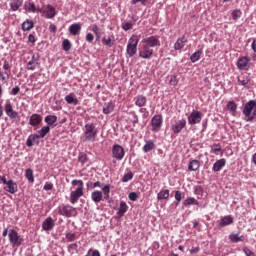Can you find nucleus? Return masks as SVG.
<instances>
[{
	"label": "nucleus",
	"instance_id": "f257e3e1",
	"mask_svg": "<svg viewBox=\"0 0 256 256\" xmlns=\"http://www.w3.org/2000/svg\"><path fill=\"white\" fill-rule=\"evenodd\" d=\"M99 135V128L93 122H87L83 128V138L86 143H95Z\"/></svg>",
	"mask_w": 256,
	"mask_h": 256
},
{
	"label": "nucleus",
	"instance_id": "f03ea898",
	"mask_svg": "<svg viewBox=\"0 0 256 256\" xmlns=\"http://www.w3.org/2000/svg\"><path fill=\"white\" fill-rule=\"evenodd\" d=\"M242 114L246 123H253L256 120V100L246 102L242 108Z\"/></svg>",
	"mask_w": 256,
	"mask_h": 256
},
{
	"label": "nucleus",
	"instance_id": "7ed1b4c3",
	"mask_svg": "<svg viewBox=\"0 0 256 256\" xmlns=\"http://www.w3.org/2000/svg\"><path fill=\"white\" fill-rule=\"evenodd\" d=\"M0 183H2V185H6L4 186V191H6V193L15 195V193L19 191V186L16 184V182L11 179L7 180V178L5 177V174L0 175Z\"/></svg>",
	"mask_w": 256,
	"mask_h": 256
},
{
	"label": "nucleus",
	"instance_id": "20e7f679",
	"mask_svg": "<svg viewBox=\"0 0 256 256\" xmlns=\"http://www.w3.org/2000/svg\"><path fill=\"white\" fill-rule=\"evenodd\" d=\"M37 13H41V15H44L45 19H54L57 15V10L53 5L47 4L42 5L41 8H37Z\"/></svg>",
	"mask_w": 256,
	"mask_h": 256
},
{
	"label": "nucleus",
	"instance_id": "39448f33",
	"mask_svg": "<svg viewBox=\"0 0 256 256\" xmlns=\"http://www.w3.org/2000/svg\"><path fill=\"white\" fill-rule=\"evenodd\" d=\"M137 45H139L137 36L130 37L126 46V53L129 57H135L137 55Z\"/></svg>",
	"mask_w": 256,
	"mask_h": 256
},
{
	"label": "nucleus",
	"instance_id": "423d86ee",
	"mask_svg": "<svg viewBox=\"0 0 256 256\" xmlns=\"http://www.w3.org/2000/svg\"><path fill=\"white\" fill-rule=\"evenodd\" d=\"M58 213L62 217H77V208L71 205H61L58 207Z\"/></svg>",
	"mask_w": 256,
	"mask_h": 256
},
{
	"label": "nucleus",
	"instance_id": "0eeeda50",
	"mask_svg": "<svg viewBox=\"0 0 256 256\" xmlns=\"http://www.w3.org/2000/svg\"><path fill=\"white\" fill-rule=\"evenodd\" d=\"M8 237L12 247H20L23 244V237L15 229L9 231Z\"/></svg>",
	"mask_w": 256,
	"mask_h": 256
},
{
	"label": "nucleus",
	"instance_id": "6e6552de",
	"mask_svg": "<svg viewBox=\"0 0 256 256\" xmlns=\"http://www.w3.org/2000/svg\"><path fill=\"white\" fill-rule=\"evenodd\" d=\"M236 66L239 71H249L251 69V59L247 56H242L237 60Z\"/></svg>",
	"mask_w": 256,
	"mask_h": 256
},
{
	"label": "nucleus",
	"instance_id": "1a4fd4ad",
	"mask_svg": "<svg viewBox=\"0 0 256 256\" xmlns=\"http://www.w3.org/2000/svg\"><path fill=\"white\" fill-rule=\"evenodd\" d=\"M152 131L154 133H159L161 127H163V115L156 114L151 119Z\"/></svg>",
	"mask_w": 256,
	"mask_h": 256
},
{
	"label": "nucleus",
	"instance_id": "9d476101",
	"mask_svg": "<svg viewBox=\"0 0 256 256\" xmlns=\"http://www.w3.org/2000/svg\"><path fill=\"white\" fill-rule=\"evenodd\" d=\"M142 43L152 49L155 47H161V40H159V36L157 35H152L142 39Z\"/></svg>",
	"mask_w": 256,
	"mask_h": 256
},
{
	"label": "nucleus",
	"instance_id": "9b49d317",
	"mask_svg": "<svg viewBox=\"0 0 256 256\" xmlns=\"http://www.w3.org/2000/svg\"><path fill=\"white\" fill-rule=\"evenodd\" d=\"M112 157L117 161H123V158L125 157V149L123 146L114 144L112 146Z\"/></svg>",
	"mask_w": 256,
	"mask_h": 256
},
{
	"label": "nucleus",
	"instance_id": "f8f14e48",
	"mask_svg": "<svg viewBox=\"0 0 256 256\" xmlns=\"http://www.w3.org/2000/svg\"><path fill=\"white\" fill-rule=\"evenodd\" d=\"M201 119H203V114L200 111L193 110L188 116L189 125H197L201 123Z\"/></svg>",
	"mask_w": 256,
	"mask_h": 256
},
{
	"label": "nucleus",
	"instance_id": "ddd939ff",
	"mask_svg": "<svg viewBox=\"0 0 256 256\" xmlns=\"http://www.w3.org/2000/svg\"><path fill=\"white\" fill-rule=\"evenodd\" d=\"M187 127V120L182 118L181 120L176 121L174 124L171 126V131L177 135L183 131Z\"/></svg>",
	"mask_w": 256,
	"mask_h": 256
},
{
	"label": "nucleus",
	"instance_id": "4468645a",
	"mask_svg": "<svg viewBox=\"0 0 256 256\" xmlns=\"http://www.w3.org/2000/svg\"><path fill=\"white\" fill-rule=\"evenodd\" d=\"M4 111L10 119H17L19 117V113L13 109V104L11 102L7 101L4 105Z\"/></svg>",
	"mask_w": 256,
	"mask_h": 256
},
{
	"label": "nucleus",
	"instance_id": "2eb2a0df",
	"mask_svg": "<svg viewBox=\"0 0 256 256\" xmlns=\"http://www.w3.org/2000/svg\"><path fill=\"white\" fill-rule=\"evenodd\" d=\"M81 197H83V187H78L70 193L71 205H75V203H77Z\"/></svg>",
	"mask_w": 256,
	"mask_h": 256
},
{
	"label": "nucleus",
	"instance_id": "dca6fc26",
	"mask_svg": "<svg viewBox=\"0 0 256 256\" xmlns=\"http://www.w3.org/2000/svg\"><path fill=\"white\" fill-rule=\"evenodd\" d=\"M139 57L141 59H151V57H153V48L144 44L142 49L139 51Z\"/></svg>",
	"mask_w": 256,
	"mask_h": 256
},
{
	"label": "nucleus",
	"instance_id": "f3484780",
	"mask_svg": "<svg viewBox=\"0 0 256 256\" xmlns=\"http://www.w3.org/2000/svg\"><path fill=\"white\" fill-rule=\"evenodd\" d=\"M39 67V55H32V58L29 62L26 64V68L28 71H35Z\"/></svg>",
	"mask_w": 256,
	"mask_h": 256
},
{
	"label": "nucleus",
	"instance_id": "a211bd4d",
	"mask_svg": "<svg viewBox=\"0 0 256 256\" xmlns=\"http://www.w3.org/2000/svg\"><path fill=\"white\" fill-rule=\"evenodd\" d=\"M83 27V24L81 23H74L71 24L68 28V31L70 35H73L74 37H77V35H81V29Z\"/></svg>",
	"mask_w": 256,
	"mask_h": 256
},
{
	"label": "nucleus",
	"instance_id": "6ab92c4d",
	"mask_svg": "<svg viewBox=\"0 0 256 256\" xmlns=\"http://www.w3.org/2000/svg\"><path fill=\"white\" fill-rule=\"evenodd\" d=\"M55 227V220L51 217H47L43 222H42V229L43 231H53V228Z\"/></svg>",
	"mask_w": 256,
	"mask_h": 256
},
{
	"label": "nucleus",
	"instance_id": "aec40b11",
	"mask_svg": "<svg viewBox=\"0 0 256 256\" xmlns=\"http://www.w3.org/2000/svg\"><path fill=\"white\" fill-rule=\"evenodd\" d=\"M43 121V117H41L39 114L34 113L29 118V125L31 127H37V125H41V122Z\"/></svg>",
	"mask_w": 256,
	"mask_h": 256
},
{
	"label": "nucleus",
	"instance_id": "412c9836",
	"mask_svg": "<svg viewBox=\"0 0 256 256\" xmlns=\"http://www.w3.org/2000/svg\"><path fill=\"white\" fill-rule=\"evenodd\" d=\"M225 165H227V160L225 158H221L213 164L212 171H214V173H219Z\"/></svg>",
	"mask_w": 256,
	"mask_h": 256
},
{
	"label": "nucleus",
	"instance_id": "4be33fe9",
	"mask_svg": "<svg viewBox=\"0 0 256 256\" xmlns=\"http://www.w3.org/2000/svg\"><path fill=\"white\" fill-rule=\"evenodd\" d=\"M40 136L38 134H30L26 140L27 147H33V144L39 145Z\"/></svg>",
	"mask_w": 256,
	"mask_h": 256
},
{
	"label": "nucleus",
	"instance_id": "5701e85b",
	"mask_svg": "<svg viewBox=\"0 0 256 256\" xmlns=\"http://www.w3.org/2000/svg\"><path fill=\"white\" fill-rule=\"evenodd\" d=\"M129 210V206H127V203L125 201L120 202L119 209L116 213L118 219H121Z\"/></svg>",
	"mask_w": 256,
	"mask_h": 256
},
{
	"label": "nucleus",
	"instance_id": "b1692460",
	"mask_svg": "<svg viewBox=\"0 0 256 256\" xmlns=\"http://www.w3.org/2000/svg\"><path fill=\"white\" fill-rule=\"evenodd\" d=\"M136 107H145L147 105V97L144 95H138L134 98Z\"/></svg>",
	"mask_w": 256,
	"mask_h": 256
},
{
	"label": "nucleus",
	"instance_id": "393cba45",
	"mask_svg": "<svg viewBox=\"0 0 256 256\" xmlns=\"http://www.w3.org/2000/svg\"><path fill=\"white\" fill-rule=\"evenodd\" d=\"M233 225V217L231 215L224 216L220 219L219 227H227Z\"/></svg>",
	"mask_w": 256,
	"mask_h": 256
},
{
	"label": "nucleus",
	"instance_id": "a878e982",
	"mask_svg": "<svg viewBox=\"0 0 256 256\" xmlns=\"http://www.w3.org/2000/svg\"><path fill=\"white\" fill-rule=\"evenodd\" d=\"M64 99L68 105H79V100L75 97V93L66 95Z\"/></svg>",
	"mask_w": 256,
	"mask_h": 256
},
{
	"label": "nucleus",
	"instance_id": "bb28decb",
	"mask_svg": "<svg viewBox=\"0 0 256 256\" xmlns=\"http://www.w3.org/2000/svg\"><path fill=\"white\" fill-rule=\"evenodd\" d=\"M91 199L94 203H101L103 201V192L99 190L92 192Z\"/></svg>",
	"mask_w": 256,
	"mask_h": 256
},
{
	"label": "nucleus",
	"instance_id": "cd10ccee",
	"mask_svg": "<svg viewBox=\"0 0 256 256\" xmlns=\"http://www.w3.org/2000/svg\"><path fill=\"white\" fill-rule=\"evenodd\" d=\"M227 109L233 117L237 115V103L235 101H228Z\"/></svg>",
	"mask_w": 256,
	"mask_h": 256
},
{
	"label": "nucleus",
	"instance_id": "c85d7f7f",
	"mask_svg": "<svg viewBox=\"0 0 256 256\" xmlns=\"http://www.w3.org/2000/svg\"><path fill=\"white\" fill-rule=\"evenodd\" d=\"M115 109V104L113 102L105 103L102 109L104 115H109V113H113Z\"/></svg>",
	"mask_w": 256,
	"mask_h": 256
},
{
	"label": "nucleus",
	"instance_id": "c756f323",
	"mask_svg": "<svg viewBox=\"0 0 256 256\" xmlns=\"http://www.w3.org/2000/svg\"><path fill=\"white\" fill-rule=\"evenodd\" d=\"M187 41L185 40V36H182L181 38H178L177 41L174 44L175 51H181L183 47H185V43Z\"/></svg>",
	"mask_w": 256,
	"mask_h": 256
},
{
	"label": "nucleus",
	"instance_id": "7c9ffc66",
	"mask_svg": "<svg viewBox=\"0 0 256 256\" xmlns=\"http://www.w3.org/2000/svg\"><path fill=\"white\" fill-rule=\"evenodd\" d=\"M199 167H201L199 160H192L188 164V171H199Z\"/></svg>",
	"mask_w": 256,
	"mask_h": 256
},
{
	"label": "nucleus",
	"instance_id": "2f4dec72",
	"mask_svg": "<svg viewBox=\"0 0 256 256\" xmlns=\"http://www.w3.org/2000/svg\"><path fill=\"white\" fill-rule=\"evenodd\" d=\"M155 149V142L153 140H147L142 150L144 153H149V151H153Z\"/></svg>",
	"mask_w": 256,
	"mask_h": 256
},
{
	"label": "nucleus",
	"instance_id": "473e14b6",
	"mask_svg": "<svg viewBox=\"0 0 256 256\" xmlns=\"http://www.w3.org/2000/svg\"><path fill=\"white\" fill-rule=\"evenodd\" d=\"M102 43L106 45L107 47H113L115 45V36L111 35L110 37H103Z\"/></svg>",
	"mask_w": 256,
	"mask_h": 256
},
{
	"label": "nucleus",
	"instance_id": "72a5a7b5",
	"mask_svg": "<svg viewBox=\"0 0 256 256\" xmlns=\"http://www.w3.org/2000/svg\"><path fill=\"white\" fill-rule=\"evenodd\" d=\"M33 27H35V22H33L32 20L27 19L22 23V29L24 31H31Z\"/></svg>",
	"mask_w": 256,
	"mask_h": 256
},
{
	"label": "nucleus",
	"instance_id": "f704fd0d",
	"mask_svg": "<svg viewBox=\"0 0 256 256\" xmlns=\"http://www.w3.org/2000/svg\"><path fill=\"white\" fill-rule=\"evenodd\" d=\"M238 85H241L242 87H247L249 85V81H251V78L249 76H239L238 78Z\"/></svg>",
	"mask_w": 256,
	"mask_h": 256
},
{
	"label": "nucleus",
	"instance_id": "c9c22d12",
	"mask_svg": "<svg viewBox=\"0 0 256 256\" xmlns=\"http://www.w3.org/2000/svg\"><path fill=\"white\" fill-rule=\"evenodd\" d=\"M51 131V127L50 126H43L39 131H38V137H40V139H44V137L47 136V134Z\"/></svg>",
	"mask_w": 256,
	"mask_h": 256
},
{
	"label": "nucleus",
	"instance_id": "e433bc0d",
	"mask_svg": "<svg viewBox=\"0 0 256 256\" xmlns=\"http://www.w3.org/2000/svg\"><path fill=\"white\" fill-rule=\"evenodd\" d=\"M201 55H203V50H198V51L194 52L190 56L191 63H197V61H199V59H201Z\"/></svg>",
	"mask_w": 256,
	"mask_h": 256
},
{
	"label": "nucleus",
	"instance_id": "4c0bfd02",
	"mask_svg": "<svg viewBox=\"0 0 256 256\" xmlns=\"http://www.w3.org/2000/svg\"><path fill=\"white\" fill-rule=\"evenodd\" d=\"M157 199H158V201H163V200H165V199H169V189L161 190V191L157 194Z\"/></svg>",
	"mask_w": 256,
	"mask_h": 256
},
{
	"label": "nucleus",
	"instance_id": "58836bf2",
	"mask_svg": "<svg viewBox=\"0 0 256 256\" xmlns=\"http://www.w3.org/2000/svg\"><path fill=\"white\" fill-rule=\"evenodd\" d=\"M184 207H189V205H199V201L193 197H188L183 201Z\"/></svg>",
	"mask_w": 256,
	"mask_h": 256
},
{
	"label": "nucleus",
	"instance_id": "ea45409f",
	"mask_svg": "<svg viewBox=\"0 0 256 256\" xmlns=\"http://www.w3.org/2000/svg\"><path fill=\"white\" fill-rule=\"evenodd\" d=\"M210 153H214V155H219L221 151H223V147H221V144H213L210 146Z\"/></svg>",
	"mask_w": 256,
	"mask_h": 256
},
{
	"label": "nucleus",
	"instance_id": "a19ab883",
	"mask_svg": "<svg viewBox=\"0 0 256 256\" xmlns=\"http://www.w3.org/2000/svg\"><path fill=\"white\" fill-rule=\"evenodd\" d=\"M25 177L29 181V183H35V177L33 176V169L31 168L26 169Z\"/></svg>",
	"mask_w": 256,
	"mask_h": 256
},
{
	"label": "nucleus",
	"instance_id": "79ce46f5",
	"mask_svg": "<svg viewBox=\"0 0 256 256\" xmlns=\"http://www.w3.org/2000/svg\"><path fill=\"white\" fill-rule=\"evenodd\" d=\"M45 123H47L48 127H49V125H55V123H57V116H55V115L46 116Z\"/></svg>",
	"mask_w": 256,
	"mask_h": 256
},
{
	"label": "nucleus",
	"instance_id": "37998d69",
	"mask_svg": "<svg viewBox=\"0 0 256 256\" xmlns=\"http://www.w3.org/2000/svg\"><path fill=\"white\" fill-rule=\"evenodd\" d=\"M231 15H232L233 21H238L239 19H241L243 12L239 9H235L232 11Z\"/></svg>",
	"mask_w": 256,
	"mask_h": 256
},
{
	"label": "nucleus",
	"instance_id": "c03bdc74",
	"mask_svg": "<svg viewBox=\"0 0 256 256\" xmlns=\"http://www.w3.org/2000/svg\"><path fill=\"white\" fill-rule=\"evenodd\" d=\"M102 193L104 195V199H109V193H111V184H106L104 187H102Z\"/></svg>",
	"mask_w": 256,
	"mask_h": 256
},
{
	"label": "nucleus",
	"instance_id": "a18cd8bd",
	"mask_svg": "<svg viewBox=\"0 0 256 256\" xmlns=\"http://www.w3.org/2000/svg\"><path fill=\"white\" fill-rule=\"evenodd\" d=\"M229 239L232 243H239V241H243L244 236H239V234H230Z\"/></svg>",
	"mask_w": 256,
	"mask_h": 256
},
{
	"label": "nucleus",
	"instance_id": "49530a36",
	"mask_svg": "<svg viewBox=\"0 0 256 256\" xmlns=\"http://www.w3.org/2000/svg\"><path fill=\"white\" fill-rule=\"evenodd\" d=\"M78 161L79 163H81V165H85V163L89 161V157H87V155L84 152H80L78 154Z\"/></svg>",
	"mask_w": 256,
	"mask_h": 256
},
{
	"label": "nucleus",
	"instance_id": "de8ad7c7",
	"mask_svg": "<svg viewBox=\"0 0 256 256\" xmlns=\"http://www.w3.org/2000/svg\"><path fill=\"white\" fill-rule=\"evenodd\" d=\"M25 7H26V11H29V13L37 12V7H35V3H33V2L26 3Z\"/></svg>",
	"mask_w": 256,
	"mask_h": 256
},
{
	"label": "nucleus",
	"instance_id": "09e8293b",
	"mask_svg": "<svg viewBox=\"0 0 256 256\" xmlns=\"http://www.w3.org/2000/svg\"><path fill=\"white\" fill-rule=\"evenodd\" d=\"M19 7H21V0H13L10 3V8L12 9V11H18Z\"/></svg>",
	"mask_w": 256,
	"mask_h": 256
},
{
	"label": "nucleus",
	"instance_id": "8fccbe9b",
	"mask_svg": "<svg viewBox=\"0 0 256 256\" xmlns=\"http://www.w3.org/2000/svg\"><path fill=\"white\" fill-rule=\"evenodd\" d=\"M130 115H132V118H131V123L133 124V127H135V125L137 123H139V116L137 115V113L135 111H131L130 112Z\"/></svg>",
	"mask_w": 256,
	"mask_h": 256
},
{
	"label": "nucleus",
	"instance_id": "3c124183",
	"mask_svg": "<svg viewBox=\"0 0 256 256\" xmlns=\"http://www.w3.org/2000/svg\"><path fill=\"white\" fill-rule=\"evenodd\" d=\"M174 197L176 199L175 205H176V207H178L179 203H181V199H183V193L181 191L177 190L175 192Z\"/></svg>",
	"mask_w": 256,
	"mask_h": 256
},
{
	"label": "nucleus",
	"instance_id": "603ef678",
	"mask_svg": "<svg viewBox=\"0 0 256 256\" xmlns=\"http://www.w3.org/2000/svg\"><path fill=\"white\" fill-rule=\"evenodd\" d=\"M65 237H66V239H67V241H68L69 243H72L73 241H75V239H77V234L71 233V232H67V233L65 234Z\"/></svg>",
	"mask_w": 256,
	"mask_h": 256
},
{
	"label": "nucleus",
	"instance_id": "864d4df0",
	"mask_svg": "<svg viewBox=\"0 0 256 256\" xmlns=\"http://www.w3.org/2000/svg\"><path fill=\"white\" fill-rule=\"evenodd\" d=\"M194 193L199 197H203V193H205V190L203 189V186H194Z\"/></svg>",
	"mask_w": 256,
	"mask_h": 256
},
{
	"label": "nucleus",
	"instance_id": "5fc2aeb1",
	"mask_svg": "<svg viewBox=\"0 0 256 256\" xmlns=\"http://www.w3.org/2000/svg\"><path fill=\"white\" fill-rule=\"evenodd\" d=\"M62 47L65 51H71V41L69 39L63 40Z\"/></svg>",
	"mask_w": 256,
	"mask_h": 256
},
{
	"label": "nucleus",
	"instance_id": "6e6d98bb",
	"mask_svg": "<svg viewBox=\"0 0 256 256\" xmlns=\"http://www.w3.org/2000/svg\"><path fill=\"white\" fill-rule=\"evenodd\" d=\"M131 179H133V172H128L122 177V183H128Z\"/></svg>",
	"mask_w": 256,
	"mask_h": 256
},
{
	"label": "nucleus",
	"instance_id": "4d7b16f0",
	"mask_svg": "<svg viewBox=\"0 0 256 256\" xmlns=\"http://www.w3.org/2000/svg\"><path fill=\"white\" fill-rule=\"evenodd\" d=\"M123 31H131L133 29V22L122 23Z\"/></svg>",
	"mask_w": 256,
	"mask_h": 256
},
{
	"label": "nucleus",
	"instance_id": "13d9d810",
	"mask_svg": "<svg viewBox=\"0 0 256 256\" xmlns=\"http://www.w3.org/2000/svg\"><path fill=\"white\" fill-rule=\"evenodd\" d=\"M3 69L5 73H9V75H11V64H9V61L4 60Z\"/></svg>",
	"mask_w": 256,
	"mask_h": 256
},
{
	"label": "nucleus",
	"instance_id": "bf43d9fd",
	"mask_svg": "<svg viewBox=\"0 0 256 256\" xmlns=\"http://www.w3.org/2000/svg\"><path fill=\"white\" fill-rule=\"evenodd\" d=\"M79 249V245L77 243H72L68 246L69 253H75Z\"/></svg>",
	"mask_w": 256,
	"mask_h": 256
},
{
	"label": "nucleus",
	"instance_id": "052dcab7",
	"mask_svg": "<svg viewBox=\"0 0 256 256\" xmlns=\"http://www.w3.org/2000/svg\"><path fill=\"white\" fill-rule=\"evenodd\" d=\"M8 80H9V72H5L3 74V72L0 71V81H3V83H7Z\"/></svg>",
	"mask_w": 256,
	"mask_h": 256
},
{
	"label": "nucleus",
	"instance_id": "680f3d73",
	"mask_svg": "<svg viewBox=\"0 0 256 256\" xmlns=\"http://www.w3.org/2000/svg\"><path fill=\"white\" fill-rule=\"evenodd\" d=\"M87 187H89L90 189H95L97 187L101 188V182L97 181V182H88Z\"/></svg>",
	"mask_w": 256,
	"mask_h": 256
},
{
	"label": "nucleus",
	"instance_id": "e2e57ef3",
	"mask_svg": "<svg viewBox=\"0 0 256 256\" xmlns=\"http://www.w3.org/2000/svg\"><path fill=\"white\" fill-rule=\"evenodd\" d=\"M170 85H172L173 87L177 86V83H179V80H177V76L175 75H171L170 76V81H169Z\"/></svg>",
	"mask_w": 256,
	"mask_h": 256
},
{
	"label": "nucleus",
	"instance_id": "0e129e2a",
	"mask_svg": "<svg viewBox=\"0 0 256 256\" xmlns=\"http://www.w3.org/2000/svg\"><path fill=\"white\" fill-rule=\"evenodd\" d=\"M139 195H137L136 192H130L128 194V199H130V201H136L138 199Z\"/></svg>",
	"mask_w": 256,
	"mask_h": 256
},
{
	"label": "nucleus",
	"instance_id": "69168bd1",
	"mask_svg": "<svg viewBox=\"0 0 256 256\" xmlns=\"http://www.w3.org/2000/svg\"><path fill=\"white\" fill-rule=\"evenodd\" d=\"M243 253L246 255V256H255V252L251 251V249L245 247L243 249Z\"/></svg>",
	"mask_w": 256,
	"mask_h": 256
},
{
	"label": "nucleus",
	"instance_id": "338daca9",
	"mask_svg": "<svg viewBox=\"0 0 256 256\" xmlns=\"http://www.w3.org/2000/svg\"><path fill=\"white\" fill-rule=\"evenodd\" d=\"M19 91H21V88L19 86H16L14 88H12V90L10 91V95H19Z\"/></svg>",
	"mask_w": 256,
	"mask_h": 256
},
{
	"label": "nucleus",
	"instance_id": "774afa93",
	"mask_svg": "<svg viewBox=\"0 0 256 256\" xmlns=\"http://www.w3.org/2000/svg\"><path fill=\"white\" fill-rule=\"evenodd\" d=\"M43 189H44V191H51L53 189V183L46 182Z\"/></svg>",
	"mask_w": 256,
	"mask_h": 256
}]
</instances>
